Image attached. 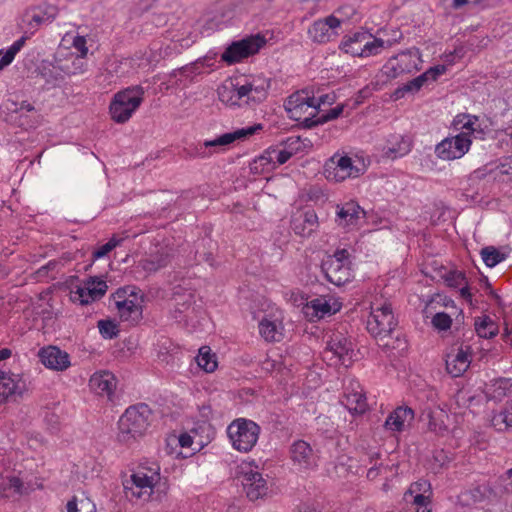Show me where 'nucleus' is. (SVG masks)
<instances>
[{
    "label": "nucleus",
    "instance_id": "obj_16",
    "mask_svg": "<svg viewBox=\"0 0 512 512\" xmlns=\"http://www.w3.org/2000/svg\"><path fill=\"white\" fill-rule=\"evenodd\" d=\"M319 227L318 216L313 209L304 210L291 219V228L302 238L310 237Z\"/></svg>",
    "mask_w": 512,
    "mask_h": 512
},
{
    "label": "nucleus",
    "instance_id": "obj_38",
    "mask_svg": "<svg viewBox=\"0 0 512 512\" xmlns=\"http://www.w3.org/2000/svg\"><path fill=\"white\" fill-rule=\"evenodd\" d=\"M233 88L232 90H229L227 87H223L222 90H219V98L221 101H226V94H229L231 92H235L236 93V98L238 100L242 99L243 97H247V103H249L251 101V97H252V94H253V89H252V83H246L244 85H241V86H235V85H232Z\"/></svg>",
    "mask_w": 512,
    "mask_h": 512
},
{
    "label": "nucleus",
    "instance_id": "obj_60",
    "mask_svg": "<svg viewBox=\"0 0 512 512\" xmlns=\"http://www.w3.org/2000/svg\"><path fill=\"white\" fill-rule=\"evenodd\" d=\"M87 283H90L93 290H98L101 292V297H103L107 291V284L103 280H97L95 278H90V280L87 281Z\"/></svg>",
    "mask_w": 512,
    "mask_h": 512
},
{
    "label": "nucleus",
    "instance_id": "obj_53",
    "mask_svg": "<svg viewBox=\"0 0 512 512\" xmlns=\"http://www.w3.org/2000/svg\"><path fill=\"white\" fill-rule=\"evenodd\" d=\"M269 87V83H267L266 87L264 85H255L252 83L253 94L251 97L252 102H261L266 98V89Z\"/></svg>",
    "mask_w": 512,
    "mask_h": 512
},
{
    "label": "nucleus",
    "instance_id": "obj_25",
    "mask_svg": "<svg viewBox=\"0 0 512 512\" xmlns=\"http://www.w3.org/2000/svg\"><path fill=\"white\" fill-rule=\"evenodd\" d=\"M116 308L121 321L128 322L129 325H136L142 319V306L135 298L118 301Z\"/></svg>",
    "mask_w": 512,
    "mask_h": 512
},
{
    "label": "nucleus",
    "instance_id": "obj_49",
    "mask_svg": "<svg viewBox=\"0 0 512 512\" xmlns=\"http://www.w3.org/2000/svg\"><path fill=\"white\" fill-rule=\"evenodd\" d=\"M135 289L136 288L133 286H126V287L118 288L116 290V292L114 294H112V298H113L115 304L121 300H130L133 298L137 299V293L135 292Z\"/></svg>",
    "mask_w": 512,
    "mask_h": 512
},
{
    "label": "nucleus",
    "instance_id": "obj_63",
    "mask_svg": "<svg viewBox=\"0 0 512 512\" xmlns=\"http://www.w3.org/2000/svg\"><path fill=\"white\" fill-rule=\"evenodd\" d=\"M412 498V503L417 507L428 505L429 497L425 496L423 493L413 494L410 496Z\"/></svg>",
    "mask_w": 512,
    "mask_h": 512
},
{
    "label": "nucleus",
    "instance_id": "obj_15",
    "mask_svg": "<svg viewBox=\"0 0 512 512\" xmlns=\"http://www.w3.org/2000/svg\"><path fill=\"white\" fill-rule=\"evenodd\" d=\"M41 363L48 369L64 371L71 365L70 355L57 346H47L39 350Z\"/></svg>",
    "mask_w": 512,
    "mask_h": 512
},
{
    "label": "nucleus",
    "instance_id": "obj_19",
    "mask_svg": "<svg viewBox=\"0 0 512 512\" xmlns=\"http://www.w3.org/2000/svg\"><path fill=\"white\" fill-rule=\"evenodd\" d=\"M365 217V211L354 201L337 206L336 222L344 228L355 227L360 218Z\"/></svg>",
    "mask_w": 512,
    "mask_h": 512
},
{
    "label": "nucleus",
    "instance_id": "obj_12",
    "mask_svg": "<svg viewBox=\"0 0 512 512\" xmlns=\"http://www.w3.org/2000/svg\"><path fill=\"white\" fill-rule=\"evenodd\" d=\"M57 14L58 8L51 4H42L26 10L22 18V22L28 26L25 34L31 37L40 25L54 21Z\"/></svg>",
    "mask_w": 512,
    "mask_h": 512
},
{
    "label": "nucleus",
    "instance_id": "obj_7",
    "mask_svg": "<svg viewBox=\"0 0 512 512\" xmlns=\"http://www.w3.org/2000/svg\"><path fill=\"white\" fill-rule=\"evenodd\" d=\"M384 44L383 39L376 38L366 31H358L344 36L339 47L347 54L366 58L380 54Z\"/></svg>",
    "mask_w": 512,
    "mask_h": 512
},
{
    "label": "nucleus",
    "instance_id": "obj_27",
    "mask_svg": "<svg viewBox=\"0 0 512 512\" xmlns=\"http://www.w3.org/2000/svg\"><path fill=\"white\" fill-rule=\"evenodd\" d=\"M22 480L16 476L0 477V496L9 498L14 495L27 494Z\"/></svg>",
    "mask_w": 512,
    "mask_h": 512
},
{
    "label": "nucleus",
    "instance_id": "obj_26",
    "mask_svg": "<svg viewBox=\"0 0 512 512\" xmlns=\"http://www.w3.org/2000/svg\"><path fill=\"white\" fill-rule=\"evenodd\" d=\"M39 72L41 77L47 84L57 85L65 79L66 75H70V68L66 65H55L52 63H44L40 68Z\"/></svg>",
    "mask_w": 512,
    "mask_h": 512
},
{
    "label": "nucleus",
    "instance_id": "obj_11",
    "mask_svg": "<svg viewBox=\"0 0 512 512\" xmlns=\"http://www.w3.org/2000/svg\"><path fill=\"white\" fill-rule=\"evenodd\" d=\"M325 173L327 179L341 182L350 177H358L362 172L360 168L353 165V161L349 156L334 155L326 163Z\"/></svg>",
    "mask_w": 512,
    "mask_h": 512
},
{
    "label": "nucleus",
    "instance_id": "obj_43",
    "mask_svg": "<svg viewBox=\"0 0 512 512\" xmlns=\"http://www.w3.org/2000/svg\"><path fill=\"white\" fill-rule=\"evenodd\" d=\"M492 424L497 427L504 424L505 427H512V400L506 403L505 409L494 415Z\"/></svg>",
    "mask_w": 512,
    "mask_h": 512
},
{
    "label": "nucleus",
    "instance_id": "obj_30",
    "mask_svg": "<svg viewBox=\"0 0 512 512\" xmlns=\"http://www.w3.org/2000/svg\"><path fill=\"white\" fill-rule=\"evenodd\" d=\"M512 388L510 379L500 378L487 387L486 394L491 400L501 401Z\"/></svg>",
    "mask_w": 512,
    "mask_h": 512
},
{
    "label": "nucleus",
    "instance_id": "obj_5",
    "mask_svg": "<svg viewBox=\"0 0 512 512\" xmlns=\"http://www.w3.org/2000/svg\"><path fill=\"white\" fill-rule=\"evenodd\" d=\"M262 128V124H255L253 126L222 134L213 140H207L203 143V146L190 145L183 149L182 157L184 159L207 158L211 154L210 152H207V148L227 146L237 140H244L254 135L257 131L262 130Z\"/></svg>",
    "mask_w": 512,
    "mask_h": 512
},
{
    "label": "nucleus",
    "instance_id": "obj_22",
    "mask_svg": "<svg viewBox=\"0 0 512 512\" xmlns=\"http://www.w3.org/2000/svg\"><path fill=\"white\" fill-rule=\"evenodd\" d=\"M414 419V411L410 407L399 406L385 420L384 427L391 432H402Z\"/></svg>",
    "mask_w": 512,
    "mask_h": 512
},
{
    "label": "nucleus",
    "instance_id": "obj_57",
    "mask_svg": "<svg viewBox=\"0 0 512 512\" xmlns=\"http://www.w3.org/2000/svg\"><path fill=\"white\" fill-rule=\"evenodd\" d=\"M343 109H344L343 105H338V106L330 109L327 113L321 115V121L323 123H326L328 121L338 118L342 114Z\"/></svg>",
    "mask_w": 512,
    "mask_h": 512
},
{
    "label": "nucleus",
    "instance_id": "obj_4",
    "mask_svg": "<svg viewBox=\"0 0 512 512\" xmlns=\"http://www.w3.org/2000/svg\"><path fill=\"white\" fill-rule=\"evenodd\" d=\"M350 254L346 249H337L321 263V271L327 281L335 286H343L353 279Z\"/></svg>",
    "mask_w": 512,
    "mask_h": 512
},
{
    "label": "nucleus",
    "instance_id": "obj_10",
    "mask_svg": "<svg viewBox=\"0 0 512 512\" xmlns=\"http://www.w3.org/2000/svg\"><path fill=\"white\" fill-rule=\"evenodd\" d=\"M397 325L390 304L372 310L367 320V330L375 338L383 341L391 336Z\"/></svg>",
    "mask_w": 512,
    "mask_h": 512
},
{
    "label": "nucleus",
    "instance_id": "obj_21",
    "mask_svg": "<svg viewBox=\"0 0 512 512\" xmlns=\"http://www.w3.org/2000/svg\"><path fill=\"white\" fill-rule=\"evenodd\" d=\"M174 301V310L172 312L173 318L181 323H188L189 319H191V314L194 312V296L190 292L185 293H174L173 296Z\"/></svg>",
    "mask_w": 512,
    "mask_h": 512
},
{
    "label": "nucleus",
    "instance_id": "obj_36",
    "mask_svg": "<svg viewBox=\"0 0 512 512\" xmlns=\"http://www.w3.org/2000/svg\"><path fill=\"white\" fill-rule=\"evenodd\" d=\"M259 333L266 341L269 342L280 341L282 336L278 330L277 324L266 318L259 322Z\"/></svg>",
    "mask_w": 512,
    "mask_h": 512
},
{
    "label": "nucleus",
    "instance_id": "obj_28",
    "mask_svg": "<svg viewBox=\"0 0 512 512\" xmlns=\"http://www.w3.org/2000/svg\"><path fill=\"white\" fill-rule=\"evenodd\" d=\"M24 385L20 381H16L10 375L4 371H0V392L3 403L8 400L9 397L19 395L23 393Z\"/></svg>",
    "mask_w": 512,
    "mask_h": 512
},
{
    "label": "nucleus",
    "instance_id": "obj_54",
    "mask_svg": "<svg viewBox=\"0 0 512 512\" xmlns=\"http://www.w3.org/2000/svg\"><path fill=\"white\" fill-rule=\"evenodd\" d=\"M310 108L316 109V106H306V105H305V107L298 106L297 108H293V109L290 108V109L286 110V112L290 119H292L294 121H301L303 115Z\"/></svg>",
    "mask_w": 512,
    "mask_h": 512
},
{
    "label": "nucleus",
    "instance_id": "obj_6",
    "mask_svg": "<svg viewBox=\"0 0 512 512\" xmlns=\"http://www.w3.org/2000/svg\"><path fill=\"white\" fill-rule=\"evenodd\" d=\"M261 428L249 419L238 418L227 427V435L232 447L237 451L247 453L256 445Z\"/></svg>",
    "mask_w": 512,
    "mask_h": 512
},
{
    "label": "nucleus",
    "instance_id": "obj_50",
    "mask_svg": "<svg viewBox=\"0 0 512 512\" xmlns=\"http://www.w3.org/2000/svg\"><path fill=\"white\" fill-rule=\"evenodd\" d=\"M488 488L485 485H477L466 491L463 496L469 497L474 503L481 502L485 499Z\"/></svg>",
    "mask_w": 512,
    "mask_h": 512
},
{
    "label": "nucleus",
    "instance_id": "obj_1",
    "mask_svg": "<svg viewBox=\"0 0 512 512\" xmlns=\"http://www.w3.org/2000/svg\"><path fill=\"white\" fill-rule=\"evenodd\" d=\"M464 119H467L463 123V128L468 132H461L454 137H447L438 143L435 147V153L441 160H455L463 157L469 150L472 143V138L483 139L484 132L482 129L474 128L477 116L463 115Z\"/></svg>",
    "mask_w": 512,
    "mask_h": 512
},
{
    "label": "nucleus",
    "instance_id": "obj_8",
    "mask_svg": "<svg viewBox=\"0 0 512 512\" xmlns=\"http://www.w3.org/2000/svg\"><path fill=\"white\" fill-rule=\"evenodd\" d=\"M421 53L419 49L412 48L391 57L382 67L381 75L385 81L396 79L404 74L420 70Z\"/></svg>",
    "mask_w": 512,
    "mask_h": 512
},
{
    "label": "nucleus",
    "instance_id": "obj_62",
    "mask_svg": "<svg viewBox=\"0 0 512 512\" xmlns=\"http://www.w3.org/2000/svg\"><path fill=\"white\" fill-rule=\"evenodd\" d=\"M147 493L146 491L143 492V489H136V486L134 487H128L125 486V494L127 498H136L140 499L143 497V495Z\"/></svg>",
    "mask_w": 512,
    "mask_h": 512
},
{
    "label": "nucleus",
    "instance_id": "obj_32",
    "mask_svg": "<svg viewBox=\"0 0 512 512\" xmlns=\"http://www.w3.org/2000/svg\"><path fill=\"white\" fill-rule=\"evenodd\" d=\"M344 405L353 414H363L367 410L366 397L361 392L345 394Z\"/></svg>",
    "mask_w": 512,
    "mask_h": 512
},
{
    "label": "nucleus",
    "instance_id": "obj_45",
    "mask_svg": "<svg viewBox=\"0 0 512 512\" xmlns=\"http://www.w3.org/2000/svg\"><path fill=\"white\" fill-rule=\"evenodd\" d=\"M131 481L136 489H150L153 488V477L145 473H134L131 476Z\"/></svg>",
    "mask_w": 512,
    "mask_h": 512
},
{
    "label": "nucleus",
    "instance_id": "obj_52",
    "mask_svg": "<svg viewBox=\"0 0 512 512\" xmlns=\"http://www.w3.org/2000/svg\"><path fill=\"white\" fill-rule=\"evenodd\" d=\"M86 43H87L86 38L81 35L75 36L73 39V42H72V46L77 51L80 52L79 57L82 59L85 58L88 54V47H87Z\"/></svg>",
    "mask_w": 512,
    "mask_h": 512
},
{
    "label": "nucleus",
    "instance_id": "obj_37",
    "mask_svg": "<svg viewBox=\"0 0 512 512\" xmlns=\"http://www.w3.org/2000/svg\"><path fill=\"white\" fill-rule=\"evenodd\" d=\"M280 145L287 149L288 152H291L292 155L302 152L306 148L312 146L310 140L302 139L300 136L288 137L287 139L281 141Z\"/></svg>",
    "mask_w": 512,
    "mask_h": 512
},
{
    "label": "nucleus",
    "instance_id": "obj_23",
    "mask_svg": "<svg viewBox=\"0 0 512 512\" xmlns=\"http://www.w3.org/2000/svg\"><path fill=\"white\" fill-rule=\"evenodd\" d=\"M90 388L98 395H107L109 399L116 388V378L109 371L94 373L89 380Z\"/></svg>",
    "mask_w": 512,
    "mask_h": 512
},
{
    "label": "nucleus",
    "instance_id": "obj_44",
    "mask_svg": "<svg viewBox=\"0 0 512 512\" xmlns=\"http://www.w3.org/2000/svg\"><path fill=\"white\" fill-rule=\"evenodd\" d=\"M419 83L414 79L398 87L392 94L394 100L403 98L406 94H415L420 90Z\"/></svg>",
    "mask_w": 512,
    "mask_h": 512
},
{
    "label": "nucleus",
    "instance_id": "obj_40",
    "mask_svg": "<svg viewBox=\"0 0 512 512\" xmlns=\"http://www.w3.org/2000/svg\"><path fill=\"white\" fill-rule=\"evenodd\" d=\"M411 150V142L409 139L401 137V140L395 145L388 147L385 151V155L388 158L396 159L408 154Z\"/></svg>",
    "mask_w": 512,
    "mask_h": 512
},
{
    "label": "nucleus",
    "instance_id": "obj_46",
    "mask_svg": "<svg viewBox=\"0 0 512 512\" xmlns=\"http://www.w3.org/2000/svg\"><path fill=\"white\" fill-rule=\"evenodd\" d=\"M446 284L450 287L457 288L463 283H466L465 274L461 271L450 270L443 275Z\"/></svg>",
    "mask_w": 512,
    "mask_h": 512
},
{
    "label": "nucleus",
    "instance_id": "obj_39",
    "mask_svg": "<svg viewBox=\"0 0 512 512\" xmlns=\"http://www.w3.org/2000/svg\"><path fill=\"white\" fill-rule=\"evenodd\" d=\"M480 254L483 262L489 268L495 267L505 259V255L493 246L482 248Z\"/></svg>",
    "mask_w": 512,
    "mask_h": 512
},
{
    "label": "nucleus",
    "instance_id": "obj_13",
    "mask_svg": "<svg viewBox=\"0 0 512 512\" xmlns=\"http://www.w3.org/2000/svg\"><path fill=\"white\" fill-rule=\"evenodd\" d=\"M290 459L299 470H311L317 467V456L311 445L304 440H297L290 446Z\"/></svg>",
    "mask_w": 512,
    "mask_h": 512
},
{
    "label": "nucleus",
    "instance_id": "obj_42",
    "mask_svg": "<svg viewBox=\"0 0 512 512\" xmlns=\"http://www.w3.org/2000/svg\"><path fill=\"white\" fill-rule=\"evenodd\" d=\"M98 328L104 339H113L119 334L118 325L110 319L99 320Z\"/></svg>",
    "mask_w": 512,
    "mask_h": 512
},
{
    "label": "nucleus",
    "instance_id": "obj_47",
    "mask_svg": "<svg viewBox=\"0 0 512 512\" xmlns=\"http://www.w3.org/2000/svg\"><path fill=\"white\" fill-rule=\"evenodd\" d=\"M432 325L439 331H446L451 327L452 319L445 312H438L432 318Z\"/></svg>",
    "mask_w": 512,
    "mask_h": 512
},
{
    "label": "nucleus",
    "instance_id": "obj_14",
    "mask_svg": "<svg viewBox=\"0 0 512 512\" xmlns=\"http://www.w3.org/2000/svg\"><path fill=\"white\" fill-rule=\"evenodd\" d=\"M341 21L334 15L315 21L308 29L309 37L316 43H327L337 36L335 31Z\"/></svg>",
    "mask_w": 512,
    "mask_h": 512
},
{
    "label": "nucleus",
    "instance_id": "obj_59",
    "mask_svg": "<svg viewBox=\"0 0 512 512\" xmlns=\"http://www.w3.org/2000/svg\"><path fill=\"white\" fill-rule=\"evenodd\" d=\"M292 156L291 152H288L287 149L278 150L276 148L275 158L278 165L285 164Z\"/></svg>",
    "mask_w": 512,
    "mask_h": 512
},
{
    "label": "nucleus",
    "instance_id": "obj_18",
    "mask_svg": "<svg viewBox=\"0 0 512 512\" xmlns=\"http://www.w3.org/2000/svg\"><path fill=\"white\" fill-rule=\"evenodd\" d=\"M332 353L340 364L348 366L352 360V342L341 333H333L327 342L326 353Z\"/></svg>",
    "mask_w": 512,
    "mask_h": 512
},
{
    "label": "nucleus",
    "instance_id": "obj_64",
    "mask_svg": "<svg viewBox=\"0 0 512 512\" xmlns=\"http://www.w3.org/2000/svg\"><path fill=\"white\" fill-rule=\"evenodd\" d=\"M85 286L87 289L86 294L89 297L90 303L101 298V292L98 290H93L90 283H86Z\"/></svg>",
    "mask_w": 512,
    "mask_h": 512
},
{
    "label": "nucleus",
    "instance_id": "obj_9",
    "mask_svg": "<svg viewBox=\"0 0 512 512\" xmlns=\"http://www.w3.org/2000/svg\"><path fill=\"white\" fill-rule=\"evenodd\" d=\"M266 44L264 36L257 34L232 42L222 53L221 60L227 64H235L259 52Z\"/></svg>",
    "mask_w": 512,
    "mask_h": 512
},
{
    "label": "nucleus",
    "instance_id": "obj_58",
    "mask_svg": "<svg viewBox=\"0 0 512 512\" xmlns=\"http://www.w3.org/2000/svg\"><path fill=\"white\" fill-rule=\"evenodd\" d=\"M447 68L445 65H436L433 67H430L427 71L430 81H436L439 76L444 74L446 72Z\"/></svg>",
    "mask_w": 512,
    "mask_h": 512
},
{
    "label": "nucleus",
    "instance_id": "obj_2",
    "mask_svg": "<svg viewBox=\"0 0 512 512\" xmlns=\"http://www.w3.org/2000/svg\"><path fill=\"white\" fill-rule=\"evenodd\" d=\"M151 415L152 411L147 404L128 407L118 421V441L130 444L142 437L150 425Z\"/></svg>",
    "mask_w": 512,
    "mask_h": 512
},
{
    "label": "nucleus",
    "instance_id": "obj_56",
    "mask_svg": "<svg viewBox=\"0 0 512 512\" xmlns=\"http://www.w3.org/2000/svg\"><path fill=\"white\" fill-rule=\"evenodd\" d=\"M299 122H300V125L306 129H311L320 124H324L321 121V116L315 119V114H313V113H310L308 117L302 118V120Z\"/></svg>",
    "mask_w": 512,
    "mask_h": 512
},
{
    "label": "nucleus",
    "instance_id": "obj_3",
    "mask_svg": "<svg viewBox=\"0 0 512 512\" xmlns=\"http://www.w3.org/2000/svg\"><path fill=\"white\" fill-rule=\"evenodd\" d=\"M144 93L141 85L127 87L117 92L109 106L112 120L116 123L127 122L143 102Z\"/></svg>",
    "mask_w": 512,
    "mask_h": 512
},
{
    "label": "nucleus",
    "instance_id": "obj_55",
    "mask_svg": "<svg viewBox=\"0 0 512 512\" xmlns=\"http://www.w3.org/2000/svg\"><path fill=\"white\" fill-rule=\"evenodd\" d=\"M86 293V286L78 287L77 290L72 293L71 298L74 302H79L81 305H87L90 303V300Z\"/></svg>",
    "mask_w": 512,
    "mask_h": 512
},
{
    "label": "nucleus",
    "instance_id": "obj_51",
    "mask_svg": "<svg viewBox=\"0 0 512 512\" xmlns=\"http://www.w3.org/2000/svg\"><path fill=\"white\" fill-rule=\"evenodd\" d=\"M431 488L430 483L427 480H419L411 484L408 491L405 493V500L408 501L409 496L413 494L423 493L425 494Z\"/></svg>",
    "mask_w": 512,
    "mask_h": 512
},
{
    "label": "nucleus",
    "instance_id": "obj_17",
    "mask_svg": "<svg viewBox=\"0 0 512 512\" xmlns=\"http://www.w3.org/2000/svg\"><path fill=\"white\" fill-rule=\"evenodd\" d=\"M242 485L247 498L251 501H256L267 495V481L257 471L250 470L245 472L242 477Z\"/></svg>",
    "mask_w": 512,
    "mask_h": 512
},
{
    "label": "nucleus",
    "instance_id": "obj_24",
    "mask_svg": "<svg viewBox=\"0 0 512 512\" xmlns=\"http://www.w3.org/2000/svg\"><path fill=\"white\" fill-rule=\"evenodd\" d=\"M171 259L170 249L160 247L155 252L150 253L147 257L139 261V266L146 272H157L161 268L166 267Z\"/></svg>",
    "mask_w": 512,
    "mask_h": 512
},
{
    "label": "nucleus",
    "instance_id": "obj_61",
    "mask_svg": "<svg viewBox=\"0 0 512 512\" xmlns=\"http://www.w3.org/2000/svg\"><path fill=\"white\" fill-rule=\"evenodd\" d=\"M95 504L88 498L82 499L79 502L78 512H95Z\"/></svg>",
    "mask_w": 512,
    "mask_h": 512
},
{
    "label": "nucleus",
    "instance_id": "obj_34",
    "mask_svg": "<svg viewBox=\"0 0 512 512\" xmlns=\"http://www.w3.org/2000/svg\"><path fill=\"white\" fill-rule=\"evenodd\" d=\"M475 330L481 338H493L498 333V327L489 316H483L475 321Z\"/></svg>",
    "mask_w": 512,
    "mask_h": 512
},
{
    "label": "nucleus",
    "instance_id": "obj_33",
    "mask_svg": "<svg viewBox=\"0 0 512 512\" xmlns=\"http://www.w3.org/2000/svg\"><path fill=\"white\" fill-rule=\"evenodd\" d=\"M276 148L269 147L266 149L262 155H260L257 159L254 160L251 165V170L258 172L269 170L270 168L276 167V158H275Z\"/></svg>",
    "mask_w": 512,
    "mask_h": 512
},
{
    "label": "nucleus",
    "instance_id": "obj_31",
    "mask_svg": "<svg viewBox=\"0 0 512 512\" xmlns=\"http://www.w3.org/2000/svg\"><path fill=\"white\" fill-rule=\"evenodd\" d=\"M315 106V97L309 95L308 90H301L291 94L284 103L285 110L297 108L298 106Z\"/></svg>",
    "mask_w": 512,
    "mask_h": 512
},
{
    "label": "nucleus",
    "instance_id": "obj_48",
    "mask_svg": "<svg viewBox=\"0 0 512 512\" xmlns=\"http://www.w3.org/2000/svg\"><path fill=\"white\" fill-rule=\"evenodd\" d=\"M122 239H118L115 236L110 238L107 243L99 247L97 250L93 252V258L99 259L106 256L109 252H111L115 247L120 245Z\"/></svg>",
    "mask_w": 512,
    "mask_h": 512
},
{
    "label": "nucleus",
    "instance_id": "obj_41",
    "mask_svg": "<svg viewBox=\"0 0 512 512\" xmlns=\"http://www.w3.org/2000/svg\"><path fill=\"white\" fill-rule=\"evenodd\" d=\"M30 38L28 34H23L17 41H15L2 56L3 65H9L14 60L16 54L22 49L25 42Z\"/></svg>",
    "mask_w": 512,
    "mask_h": 512
},
{
    "label": "nucleus",
    "instance_id": "obj_20",
    "mask_svg": "<svg viewBox=\"0 0 512 512\" xmlns=\"http://www.w3.org/2000/svg\"><path fill=\"white\" fill-rule=\"evenodd\" d=\"M470 347L464 350L462 347L455 351H451L446 356V370L452 377L461 376L470 366L471 355L468 353Z\"/></svg>",
    "mask_w": 512,
    "mask_h": 512
},
{
    "label": "nucleus",
    "instance_id": "obj_35",
    "mask_svg": "<svg viewBox=\"0 0 512 512\" xmlns=\"http://www.w3.org/2000/svg\"><path fill=\"white\" fill-rule=\"evenodd\" d=\"M196 362L201 369L208 373L213 372L217 368L216 356L211 353V349L208 346H203L199 349Z\"/></svg>",
    "mask_w": 512,
    "mask_h": 512
},
{
    "label": "nucleus",
    "instance_id": "obj_29",
    "mask_svg": "<svg viewBox=\"0 0 512 512\" xmlns=\"http://www.w3.org/2000/svg\"><path fill=\"white\" fill-rule=\"evenodd\" d=\"M340 309V305L336 308H333L329 301L324 298H315L311 300L305 307V314L309 315L310 310H312L311 314L318 318H324L325 316H330L336 313Z\"/></svg>",
    "mask_w": 512,
    "mask_h": 512
}]
</instances>
